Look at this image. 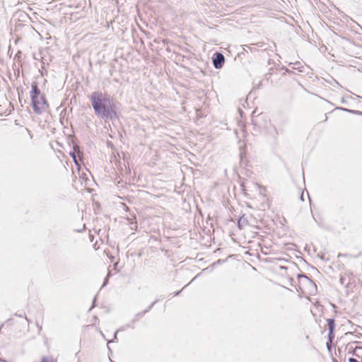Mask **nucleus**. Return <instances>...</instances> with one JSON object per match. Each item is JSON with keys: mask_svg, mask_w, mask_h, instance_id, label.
Here are the masks:
<instances>
[{"mask_svg": "<svg viewBox=\"0 0 362 362\" xmlns=\"http://www.w3.org/2000/svg\"><path fill=\"white\" fill-rule=\"evenodd\" d=\"M0 362H10L8 360L0 357Z\"/></svg>", "mask_w": 362, "mask_h": 362, "instance_id": "nucleus-40", "label": "nucleus"}, {"mask_svg": "<svg viewBox=\"0 0 362 362\" xmlns=\"http://www.w3.org/2000/svg\"><path fill=\"white\" fill-rule=\"evenodd\" d=\"M255 113L256 110H254L251 115V123L253 126L252 134L254 136H258L267 127L270 119L265 113L261 112L257 115H255Z\"/></svg>", "mask_w": 362, "mask_h": 362, "instance_id": "nucleus-3", "label": "nucleus"}, {"mask_svg": "<svg viewBox=\"0 0 362 362\" xmlns=\"http://www.w3.org/2000/svg\"><path fill=\"white\" fill-rule=\"evenodd\" d=\"M305 263L308 266H310V264H309L307 261H305Z\"/></svg>", "mask_w": 362, "mask_h": 362, "instance_id": "nucleus-52", "label": "nucleus"}, {"mask_svg": "<svg viewBox=\"0 0 362 362\" xmlns=\"http://www.w3.org/2000/svg\"><path fill=\"white\" fill-rule=\"evenodd\" d=\"M68 98H65L64 100L62 101V106H64V105H66V101L68 100Z\"/></svg>", "mask_w": 362, "mask_h": 362, "instance_id": "nucleus-36", "label": "nucleus"}, {"mask_svg": "<svg viewBox=\"0 0 362 362\" xmlns=\"http://www.w3.org/2000/svg\"><path fill=\"white\" fill-rule=\"evenodd\" d=\"M206 114L203 112L201 108H196V118L197 119L205 117Z\"/></svg>", "mask_w": 362, "mask_h": 362, "instance_id": "nucleus-14", "label": "nucleus"}, {"mask_svg": "<svg viewBox=\"0 0 362 362\" xmlns=\"http://www.w3.org/2000/svg\"><path fill=\"white\" fill-rule=\"evenodd\" d=\"M226 262V259H218L216 262V264H221L223 262Z\"/></svg>", "mask_w": 362, "mask_h": 362, "instance_id": "nucleus-33", "label": "nucleus"}, {"mask_svg": "<svg viewBox=\"0 0 362 362\" xmlns=\"http://www.w3.org/2000/svg\"><path fill=\"white\" fill-rule=\"evenodd\" d=\"M107 349H108V357L110 358V356L112 355V351L108 345H107Z\"/></svg>", "mask_w": 362, "mask_h": 362, "instance_id": "nucleus-34", "label": "nucleus"}, {"mask_svg": "<svg viewBox=\"0 0 362 362\" xmlns=\"http://www.w3.org/2000/svg\"><path fill=\"white\" fill-rule=\"evenodd\" d=\"M5 96H6V98H7V95H5ZM6 100H8L6 99ZM7 102L9 103V105L11 107V109H10V110H8V114H11V112L14 110V107H13V104H12L11 102H8V101H7Z\"/></svg>", "mask_w": 362, "mask_h": 362, "instance_id": "nucleus-28", "label": "nucleus"}, {"mask_svg": "<svg viewBox=\"0 0 362 362\" xmlns=\"http://www.w3.org/2000/svg\"><path fill=\"white\" fill-rule=\"evenodd\" d=\"M335 110H341V111L349 112V113H351V112H352V109H349V108L343 107H337L335 108Z\"/></svg>", "mask_w": 362, "mask_h": 362, "instance_id": "nucleus-21", "label": "nucleus"}, {"mask_svg": "<svg viewBox=\"0 0 362 362\" xmlns=\"http://www.w3.org/2000/svg\"><path fill=\"white\" fill-rule=\"evenodd\" d=\"M107 146H110V147H112V148L113 147V144H112V143L111 141H107Z\"/></svg>", "mask_w": 362, "mask_h": 362, "instance_id": "nucleus-42", "label": "nucleus"}, {"mask_svg": "<svg viewBox=\"0 0 362 362\" xmlns=\"http://www.w3.org/2000/svg\"><path fill=\"white\" fill-rule=\"evenodd\" d=\"M85 229V226H83V228L82 229H76L75 230V231L78 232V233H81L82 232L83 230Z\"/></svg>", "mask_w": 362, "mask_h": 362, "instance_id": "nucleus-39", "label": "nucleus"}, {"mask_svg": "<svg viewBox=\"0 0 362 362\" xmlns=\"http://www.w3.org/2000/svg\"><path fill=\"white\" fill-rule=\"evenodd\" d=\"M281 269H285L286 267H281Z\"/></svg>", "mask_w": 362, "mask_h": 362, "instance_id": "nucleus-58", "label": "nucleus"}, {"mask_svg": "<svg viewBox=\"0 0 362 362\" xmlns=\"http://www.w3.org/2000/svg\"><path fill=\"white\" fill-rule=\"evenodd\" d=\"M304 279H305V281L308 282L309 286L315 288V289L317 288V285H316V284L315 283V281L313 279H311L308 276H306Z\"/></svg>", "mask_w": 362, "mask_h": 362, "instance_id": "nucleus-15", "label": "nucleus"}, {"mask_svg": "<svg viewBox=\"0 0 362 362\" xmlns=\"http://www.w3.org/2000/svg\"><path fill=\"white\" fill-rule=\"evenodd\" d=\"M182 290H183V288H182V289H181V290H180V291H176L173 292V293H172V295H173V296H180V293H181V292L182 291Z\"/></svg>", "mask_w": 362, "mask_h": 362, "instance_id": "nucleus-27", "label": "nucleus"}, {"mask_svg": "<svg viewBox=\"0 0 362 362\" xmlns=\"http://www.w3.org/2000/svg\"><path fill=\"white\" fill-rule=\"evenodd\" d=\"M40 362H57L52 356H42Z\"/></svg>", "mask_w": 362, "mask_h": 362, "instance_id": "nucleus-17", "label": "nucleus"}, {"mask_svg": "<svg viewBox=\"0 0 362 362\" xmlns=\"http://www.w3.org/2000/svg\"><path fill=\"white\" fill-rule=\"evenodd\" d=\"M327 325L328 326V334H327V342L326 343L327 348L328 350L330 349L329 348V343H332V341L334 339L335 334H334V329L336 327L335 324V320L333 317L327 318L326 320Z\"/></svg>", "mask_w": 362, "mask_h": 362, "instance_id": "nucleus-5", "label": "nucleus"}, {"mask_svg": "<svg viewBox=\"0 0 362 362\" xmlns=\"http://www.w3.org/2000/svg\"><path fill=\"white\" fill-rule=\"evenodd\" d=\"M36 325L39 328V332H40L42 330V326H40L37 322H36Z\"/></svg>", "mask_w": 362, "mask_h": 362, "instance_id": "nucleus-41", "label": "nucleus"}, {"mask_svg": "<svg viewBox=\"0 0 362 362\" xmlns=\"http://www.w3.org/2000/svg\"><path fill=\"white\" fill-rule=\"evenodd\" d=\"M110 358V362H115L114 361H112V360L111 359V358Z\"/></svg>", "mask_w": 362, "mask_h": 362, "instance_id": "nucleus-53", "label": "nucleus"}, {"mask_svg": "<svg viewBox=\"0 0 362 362\" xmlns=\"http://www.w3.org/2000/svg\"><path fill=\"white\" fill-rule=\"evenodd\" d=\"M255 92L250 91L246 98L240 100V103L244 108L250 107L248 100L251 98L255 99Z\"/></svg>", "mask_w": 362, "mask_h": 362, "instance_id": "nucleus-9", "label": "nucleus"}, {"mask_svg": "<svg viewBox=\"0 0 362 362\" xmlns=\"http://www.w3.org/2000/svg\"><path fill=\"white\" fill-rule=\"evenodd\" d=\"M240 150V165H247L248 160L247 159V146L245 144L239 146Z\"/></svg>", "mask_w": 362, "mask_h": 362, "instance_id": "nucleus-6", "label": "nucleus"}, {"mask_svg": "<svg viewBox=\"0 0 362 362\" xmlns=\"http://www.w3.org/2000/svg\"><path fill=\"white\" fill-rule=\"evenodd\" d=\"M136 322V319H133V320H132V321L129 323L126 324L125 325L119 327V330L124 331L127 328L134 329V323Z\"/></svg>", "mask_w": 362, "mask_h": 362, "instance_id": "nucleus-12", "label": "nucleus"}, {"mask_svg": "<svg viewBox=\"0 0 362 362\" xmlns=\"http://www.w3.org/2000/svg\"><path fill=\"white\" fill-rule=\"evenodd\" d=\"M349 353L355 355L358 358L361 357L360 354L358 353V351H356V347L354 349H353L352 350L349 349Z\"/></svg>", "mask_w": 362, "mask_h": 362, "instance_id": "nucleus-22", "label": "nucleus"}, {"mask_svg": "<svg viewBox=\"0 0 362 362\" xmlns=\"http://www.w3.org/2000/svg\"><path fill=\"white\" fill-rule=\"evenodd\" d=\"M95 115L106 121L118 119L120 103L107 92H92L88 96Z\"/></svg>", "mask_w": 362, "mask_h": 362, "instance_id": "nucleus-1", "label": "nucleus"}, {"mask_svg": "<svg viewBox=\"0 0 362 362\" xmlns=\"http://www.w3.org/2000/svg\"><path fill=\"white\" fill-rule=\"evenodd\" d=\"M71 93H72V91H70V93L66 98H68V99H69V97H70Z\"/></svg>", "mask_w": 362, "mask_h": 362, "instance_id": "nucleus-46", "label": "nucleus"}, {"mask_svg": "<svg viewBox=\"0 0 362 362\" xmlns=\"http://www.w3.org/2000/svg\"><path fill=\"white\" fill-rule=\"evenodd\" d=\"M145 315V312H139L135 315V317L134 319H136V321L140 318L142 317Z\"/></svg>", "mask_w": 362, "mask_h": 362, "instance_id": "nucleus-24", "label": "nucleus"}, {"mask_svg": "<svg viewBox=\"0 0 362 362\" xmlns=\"http://www.w3.org/2000/svg\"><path fill=\"white\" fill-rule=\"evenodd\" d=\"M80 178L81 179H83V180H88L87 178V176H86V174L85 173H82L80 175H79Z\"/></svg>", "mask_w": 362, "mask_h": 362, "instance_id": "nucleus-29", "label": "nucleus"}, {"mask_svg": "<svg viewBox=\"0 0 362 362\" xmlns=\"http://www.w3.org/2000/svg\"><path fill=\"white\" fill-rule=\"evenodd\" d=\"M300 199L302 201V202H304V194H303V192H301V194L300 195Z\"/></svg>", "mask_w": 362, "mask_h": 362, "instance_id": "nucleus-38", "label": "nucleus"}, {"mask_svg": "<svg viewBox=\"0 0 362 362\" xmlns=\"http://www.w3.org/2000/svg\"><path fill=\"white\" fill-rule=\"evenodd\" d=\"M15 315H16V316H17V317H24V315H23V314H21V313H16L15 314ZM25 320H27V322H28V323H30V320H29V319H28L25 315Z\"/></svg>", "mask_w": 362, "mask_h": 362, "instance_id": "nucleus-26", "label": "nucleus"}, {"mask_svg": "<svg viewBox=\"0 0 362 362\" xmlns=\"http://www.w3.org/2000/svg\"><path fill=\"white\" fill-rule=\"evenodd\" d=\"M111 276V274H108L107 275V276L105 278L104 281H103V285H102V287L101 288H103L105 287V286H107V284H108V279L109 277Z\"/></svg>", "mask_w": 362, "mask_h": 362, "instance_id": "nucleus-23", "label": "nucleus"}, {"mask_svg": "<svg viewBox=\"0 0 362 362\" xmlns=\"http://www.w3.org/2000/svg\"><path fill=\"white\" fill-rule=\"evenodd\" d=\"M17 93H18V98H21L20 91H18Z\"/></svg>", "mask_w": 362, "mask_h": 362, "instance_id": "nucleus-47", "label": "nucleus"}, {"mask_svg": "<svg viewBox=\"0 0 362 362\" xmlns=\"http://www.w3.org/2000/svg\"><path fill=\"white\" fill-rule=\"evenodd\" d=\"M274 131L276 132V133L277 134V131H276V129L274 127Z\"/></svg>", "mask_w": 362, "mask_h": 362, "instance_id": "nucleus-56", "label": "nucleus"}, {"mask_svg": "<svg viewBox=\"0 0 362 362\" xmlns=\"http://www.w3.org/2000/svg\"><path fill=\"white\" fill-rule=\"evenodd\" d=\"M159 301L158 299L155 300L153 302H152L146 309L142 310L143 312H145V314L148 313L152 308Z\"/></svg>", "mask_w": 362, "mask_h": 362, "instance_id": "nucleus-16", "label": "nucleus"}, {"mask_svg": "<svg viewBox=\"0 0 362 362\" xmlns=\"http://www.w3.org/2000/svg\"><path fill=\"white\" fill-rule=\"evenodd\" d=\"M305 263L308 266H310V264H309L307 261H305Z\"/></svg>", "mask_w": 362, "mask_h": 362, "instance_id": "nucleus-51", "label": "nucleus"}, {"mask_svg": "<svg viewBox=\"0 0 362 362\" xmlns=\"http://www.w3.org/2000/svg\"><path fill=\"white\" fill-rule=\"evenodd\" d=\"M320 259H325V255L324 254H317V255Z\"/></svg>", "mask_w": 362, "mask_h": 362, "instance_id": "nucleus-37", "label": "nucleus"}, {"mask_svg": "<svg viewBox=\"0 0 362 362\" xmlns=\"http://www.w3.org/2000/svg\"><path fill=\"white\" fill-rule=\"evenodd\" d=\"M187 286H189V284H187V285L184 286L182 288L184 289Z\"/></svg>", "mask_w": 362, "mask_h": 362, "instance_id": "nucleus-55", "label": "nucleus"}, {"mask_svg": "<svg viewBox=\"0 0 362 362\" xmlns=\"http://www.w3.org/2000/svg\"><path fill=\"white\" fill-rule=\"evenodd\" d=\"M344 282H345V278L344 276H341V277L339 278L340 284L344 285Z\"/></svg>", "mask_w": 362, "mask_h": 362, "instance_id": "nucleus-32", "label": "nucleus"}, {"mask_svg": "<svg viewBox=\"0 0 362 362\" xmlns=\"http://www.w3.org/2000/svg\"><path fill=\"white\" fill-rule=\"evenodd\" d=\"M305 263L308 266H310V264H309L307 261H305Z\"/></svg>", "mask_w": 362, "mask_h": 362, "instance_id": "nucleus-48", "label": "nucleus"}, {"mask_svg": "<svg viewBox=\"0 0 362 362\" xmlns=\"http://www.w3.org/2000/svg\"><path fill=\"white\" fill-rule=\"evenodd\" d=\"M26 131H27V132H28V134H30V138H32V137H33V135L31 134V132H30L28 128H26Z\"/></svg>", "mask_w": 362, "mask_h": 362, "instance_id": "nucleus-43", "label": "nucleus"}, {"mask_svg": "<svg viewBox=\"0 0 362 362\" xmlns=\"http://www.w3.org/2000/svg\"><path fill=\"white\" fill-rule=\"evenodd\" d=\"M305 263L308 266H310V264H309L307 261H305Z\"/></svg>", "mask_w": 362, "mask_h": 362, "instance_id": "nucleus-49", "label": "nucleus"}, {"mask_svg": "<svg viewBox=\"0 0 362 362\" xmlns=\"http://www.w3.org/2000/svg\"><path fill=\"white\" fill-rule=\"evenodd\" d=\"M79 94L78 93L77 94H75L74 93L71 96V98H70V103H68V105H73V104H75L76 105L77 102H76V98L77 96H78Z\"/></svg>", "mask_w": 362, "mask_h": 362, "instance_id": "nucleus-18", "label": "nucleus"}, {"mask_svg": "<svg viewBox=\"0 0 362 362\" xmlns=\"http://www.w3.org/2000/svg\"><path fill=\"white\" fill-rule=\"evenodd\" d=\"M127 220L129 221V224L131 230H136L138 226L137 222L136 221V218H134V219L127 218Z\"/></svg>", "mask_w": 362, "mask_h": 362, "instance_id": "nucleus-13", "label": "nucleus"}, {"mask_svg": "<svg viewBox=\"0 0 362 362\" xmlns=\"http://www.w3.org/2000/svg\"><path fill=\"white\" fill-rule=\"evenodd\" d=\"M97 299H98V295H95L93 299L92 305L89 308L88 312H90L93 308H95L97 305V304H96Z\"/></svg>", "mask_w": 362, "mask_h": 362, "instance_id": "nucleus-20", "label": "nucleus"}, {"mask_svg": "<svg viewBox=\"0 0 362 362\" xmlns=\"http://www.w3.org/2000/svg\"><path fill=\"white\" fill-rule=\"evenodd\" d=\"M79 148V147L77 145L73 146V150L69 152V156L73 158L75 164L78 166V161L76 160V153L75 152Z\"/></svg>", "mask_w": 362, "mask_h": 362, "instance_id": "nucleus-11", "label": "nucleus"}, {"mask_svg": "<svg viewBox=\"0 0 362 362\" xmlns=\"http://www.w3.org/2000/svg\"><path fill=\"white\" fill-rule=\"evenodd\" d=\"M346 255H347V254H341V253H339V254L338 255V257H341V256H346Z\"/></svg>", "mask_w": 362, "mask_h": 362, "instance_id": "nucleus-44", "label": "nucleus"}, {"mask_svg": "<svg viewBox=\"0 0 362 362\" xmlns=\"http://www.w3.org/2000/svg\"><path fill=\"white\" fill-rule=\"evenodd\" d=\"M351 94H346L341 98V103L351 107L361 108L362 97L356 95L354 92H349Z\"/></svg>", "mask_w": 362, "mask_h": 362, "instance_id": "nucleus-4", "label": "nucleus"}, {"mask_svg": "<svg viewBox=\"0 0 362 362\" xmlns=\"http://www.w3.org/2000/svg\"><path fill=\"white\" fill-rule=\"evenodd\" d=\"M30 105L36 114L40 115L49 107L44 92H29Z\"/></svg>", "mask_w": 362, "mask_h": 362, "instance_id": "nucleus-2", "label": "nucleus"}, {"mask_svg": "<svg viewBox=\"0 0 362 362\" xmlns=\"http://www.w3.org/2000/svg\"><path fill=\"white\" fill-rule=\"evenodd\" d=\"M351 114L362 116V111L352 109V112H351Z\"/></svg>", "mask_w": 362, "mask_h": 362, "instance_id": "nucleus-25", "label": "nucleus"}, {"mask_svg": "<svg viewBox=\"0 0 362 362\" xmlns=\"http://www.w3.org/2000/svg\"><path fill=\"white\" fill-rule=\"evenodd\" d=\"M248 219L245 216V214H243L237 222V226L240 230H242L246 225H248Z\"/></svg>", "mask_w": 362, "mask_h": 362, "instance_id": "nucleus-10", "label": "nucleus"}, {"mask_svg": "<svg viewBox=\"0 0 362 362\" xmlns=\"http://www.w3.org/2000/svg\"><path fill=\"white\" fill-rule=\"evenodd\" d=\"M312 267V269H316V268H315V267Z\"/></svg>", "mask_w": 362, "mask_h": 362, "instance_id": "nucleus-57", "label": "nucleus"}, {"mask_svg": "<svg viewBox=\"0 0 362 362\" xmlns=\"http://www.w3.org/2000/svg\"><path fill=\"white\" fill-rule=\"evenodd\" d=\"M307 275L305 274H304L303 272H300L299 274H297L296 277H297V280L298 281V287L293 284V281L294 280L293 279H291L290 280V286H294L295 288L296 289V291L298 292V293H303V291L300 286V284L302 283L301 282V279H304Z\"/></svg>", "mask_w": 362, "mask_h": 362, "instance_id": "nucleus-8", "label": "nucleus"}, {"mask_svg": "<svg viewBox=\"0 0 362 362\" xmlns=\"http://www.w3.org/2000/svg\"><path fill=\"white\" fill-rule=\"evenodd\" d=\"M238 112H239V114H240V117H241V118H243V117H244V115H245V112H244V111H243L242 109H240V108L239 107V108H238Z\"/></svg>", "mask_w": 362, "mask_h": 362, "instance_id": "nucleus-30", "label": "nucleus"}, {"mask_svg": "<svg viewBox=\"0 0 362 362\" xmlns=\"http://www.w3.org/2000/svg\"><path fill=\"white\" fill-rule=\"evenodd\" d=\"M313 218H314V221H315L317 223V221L316 220V218H315V217H314V216H313Z\"/></svg>", "mask_w": 362, "mask_h": 362, "instance_id": "nucleus-54", "label": "nucleus"}, {"mask_svg": "<svg viewBox=\"0 0 362 362\" xmlns=\"http://www.w3.org/2000/svg\"><path fill=\"white\" fill-rule=\"evenodd\" d=\"M305 263L308 266H310V264H309L307 261H305Z\"/></svg>", "mask_w": 362, "mask_h": 362, "instance_id": "nucleus-50", "label": "nucleus"}, {"mask_svg": "<svg viewBox=\"0 0 362 362\" xmlns=\"http://www.w3.org/2000/svg\"><path fill=\"white\" fill-rule=\"evenodd\" d=\"M32 88H33L32 90H35V91L39 90V88H38L37 84H33Z\"/></svg>", "mask_w": 362, "mask_h": 362, "instance_id": "nucleus-35", "label": "nucleus"}, {"mask_svg": "<svg viewBox=\"0 0 362 362\" xmlns=\"http://www.w3.org/2000/svg\"><path fill=\"white\" fill-rule=\"evenodd\" d=\"M120 331L121 330H119V329H117L114 333L112 339L111 341H108V343L117 341V333Z\"/></svg>", "mask_w": 362, "mask_h": 362, "instance_id": "nucleus-19", "label": "nucleus"}, {"mask_svg": "<svg viewBox=\"0 0 362 362\" xmlns=\"http://www.w3.org/2000/svg\"><path fill=\"white\" fill-rule=\"evenodd\" d=\"M348 361L349 362H361L354 357L349 358Z\"/></svg>", "mask_w": 362, "mask_h": 362, "instance_id": "nucleus-31", "label": "nucleus"}, {"mask_svg": "<svg viewBox=\"0 0 362 362\" xmlns=\"http://www.w3.org/2000/svg\"><path fill=\"white\" fill-rule=\"evenodd\" d=\"M327 120V116L325 115V119L322 122H326Z\"/></svg>", "mask_w": 362, "mask_h": 362, "instance_id": "nucleus-45", "label": "nucleus"}, {"mask_svg": "<svg viewBox=\"0 0 362 362\" xmlns=\"http://www.w3.org/2000/svg\"><path fill=\"white\" fill-rule=\"evenodd\" d=\"M224 56L221 53H216L213 58V64L216 69H221L224 64Z\"/></svg>", "mask_w": 362, "mask_h": 362, "instance_id": "nucleus-7", "label": "nucleus"}]
</instances>
